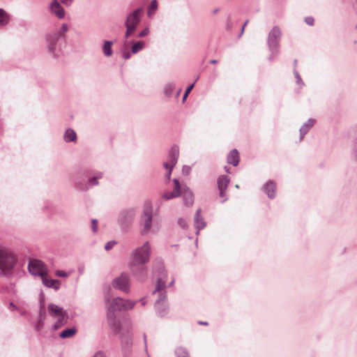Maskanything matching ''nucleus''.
Here are the masks:
<instances>
[{
	"mask_svg": "<svg viewBox=\"0 0 357 357\" xmlns=\"http://www.w3.org/2000/svg\"><path fill=\"white\" fill-rule=\"evenodd\" d=\"M150 255L151 248L148 241L141 247L134 249L130 254L129 267L132 275L139 280H143L146 278V264L149 261Z\"/></svg>",
	"mask_w": 357,
	"mask_h": 357,
	"instance_id": "f257e3e1",
	"label": "nucleus"
},
{
	"mask_svg": "<svg viewBox=\"0 0 357 357\" xmlns=\"http://www.w3.org/2000/svg\"><path fill=\"white\" fill-rule=\"evenodd\" d=\"M68 31L66 24H62L61 28L47 36L48 52L54 56H57L66 43V34Z\"/></svg>",
	"mask_w": 357,
	"mask_h": 357,
	"instance_id": "f03ea898",
	"label": "nucleus"
},
{
	"mask_svg": "<svg viewBox=\"0 0 357 357\" xmlns=\"http://www.w3.org/2000/svg\"><path fill=\"white\" fill-rule=\"evenodd\" d=\"M137 301L116 297L107 302L109 312H127L132 310Z\"/></svg>",
	"mask_w": 357,
	"mask_h": 357,
	"instance_id": "7ed1b4c3",
	"label": "nucleus"
},
{
	"mask_svg": "<svg viewBox=\"0 0 357 357\" xmlns=\"http://www.w3.org/2000/svg\"><path fill=\"white\" fill-rule=\"evenodd\" d=\"M153 222V207L150 202H146L143 208L140 218L139 227L142 235L150 232Z\"/></svg>",
	"mask_w": 357,
	"mask_h": 357,
	"instance_id": "20e7f679",
	"label": "nucleus"
},
{
	"mask_svg": "<svg viewBox=\"0 0 357 357\" xmlns=\"http://www.w3.org/2000/svg\"><path fill=\"white\" fill-rule=\"evenodd\" d=\"M16 261V257L12 250L7 246L0 244V270H11Z\"/></svg>",
	"mask_w": 357,
	"mask_h": 357,
	"instance_id": "39448f33",
	"label": "nucleus"
},
{
	"mask_svg": "<svg viewBox=\"0 0 357 357\" xmlns=\"http://www.w3.org/2000/svg\"><path fill=\"white\" fill-rule=\"evenodd\" d=\"M144 10L142 8H138L131 12L127 17L125 22V26L126 28L125 36L128 38L132 35L136 30L137 25L141 21L143 15Z\"/></svg>",
	"mask_w": 357,
	"mask_h": 357,
	"instance_id": "423d86ee",
	"label": "nucleus"
},
{
	"mask_svg": "<svg viewBox=\"0 0 357 357\" xmlns=\"http://www.w3.org/2000/svg\"><path fill=\"white\" fill-rule=\"evenodd\" d=\"M280 36L281 31L278 26L273 27L268 34V45L271 52V56L269 57V60H272L278 53Z\"/></svg>",
	"mask_w": 357,
	"mask_h": 357,
	"instance_id": "0eeeda50",
	"label": "nucleus"
},
{
	"mask_svg": "<svg viewBox=\"0 0 357 357\" xmlns=\"http://www.w3.org/2000/svg\"><path fill=\"white\" fill-rule=\"evenodd\" d=\"M179 156V149L176 146H173L169 151L167 160L163 163V167L167 169L166 178L169 181L173 168L177 163Z\"/></svg>",
	"mask_w": 357,
	"mask_h": 357,
	"instance_id": "6e6552de",
	"label": "nucleus"
},
{
	"mask_svg": "<svg viewBox=\"0 0 357 357\" xmlns=\"http://www.w3.org/2000/svg\"><path fill=\"white\" fill-rule=\"evenodd\" d=\"M166 287L165 281L162 279H159L157 282L155 289L153 291V294L157 292L159 293V298L155 301V307L158 310H167V298L165 291H164Z\"/></svg>",
	"mask_w": 357,
	"mask_h": 357,
	"instance_id": "1a4fd4ad",
	"label": "nucleus"
},
{
	"mask_svg": "<svg viewBox=\"0 0 357 357\" xmlns=\"http://www.w3.org/2000/svg\"><path fill=\"white\" fill-rule=\"evenodd\" d=\"M112 287L124 293H129L130 289V280L128 273L123 272L119 276L115 278L112 282Z\"/></svg>",
	"mask_w": 357,
	"mask_h": 357,
	"instance_id": "9d476101",
	"label": "nucleus"
},
{
	"mask_svg": "<svg viewBox=\"0 0 357 357\" xmlns=\"http://www.w3.org/2000/svg\"><path fill=\"white\" fill-rule=\"evenodd\" d=\"M28 268L31 274L41 278L47 275L48 271L45 264L38 259L31 260L29 264Z\"/></svg>",
	"mask_w": 357,
	"mask_h": 357,
	"instance_id": "9b49d317",
	"label": "nucleus"
},
{
	"mask_svg": "<svg viewBox=\"0 0 357 357\" xmlns=\"http://www.w3.org/2000/svg\"><path fill=\"white\" fill-rule=\"evenodd\" d=\"M230 182L229 178L227 176H220L218 178V188L219 190V196L222 198V202L227 200L226 190Z\"/></svg>",
	"mask_w": 357,
	"mask_h": 357,
	"instance_id": "f8f14e48",
	"label": "nucleus"
},
{
	"mask_svg": "<svg viewBox=\"0 0 357 357\" xmlns=\"http://www.w3.org/2000/svg\"><path fill=\"white\" fill-rule=\"evenodd\" d=\"M50 11L59 19H63L65 16V10L57 0H53L50 5Z\"/></svg>",
	"mask_w": 357,
	"mask_h": 357,
	"instance_id": "ddd939ff",
	"label": "nucleus"
},
{
	"mask_svg": "<svg viewBox=\"0 0 357 357\" xmlns=\"http://www.w3.org/2000/svg\"><path fill=\"white\" fill-rule=\"evenodd\" d=\"M195 227L197 229V234L206 227V222L201 216V209L198 208L195 215Z\"/></svg>",
	"mask_w": 357,
	"mask_h": 357,
	"instance_id": "4468645a",
	"label": "nucleus"
},
{
	"mask_svg": "<svg viewBox=\"0 0 357 357\" xmlns=\"http://www.w3.org/2000/svg\"><path fill=\"white\" fill-rule=\"evenodd\" d=\"M181 195H183V199L184 204L187 206H190L194 202V195L192 191L188 188H183Z\"/></svg>",
	"mask_w": 357,
	"mask_h": 357,
	"instance_id": "2eb2a0df",
	"label": "nucleus"
},
{
	"mask_svg": "<svg viewBox=\"0 0 357 357\" xmlns=\"http://www.w3.org/2000/svg\"><path fill=\"white\" fill-rule=\"evenodd\" d=\"M42 282L45 287L53 288L55 290H58L61 287V282L59 280L47 278L45 275L42 277Z\"/></svg>",
	"mask_w": 357,
	"mask_h": 357,
	"instance_id": "dca6fc26",
	"label": "nucleus"
},
{
	"mask_svg": "<svg viewBox=\"0 0 357 357\" xmlns=\"http://www.w3.org/2000/svg\"><path fill=\"white\" fill-rule=\"evenodd\" d=\"M276 184L273 181H269L264 186V191L271 199L274 198L275 195Z\"/></svg>",
	"mask_w": 357,
	"mask_h": 357,
	"instance_id": "f3484780",
	"label": "nucleus"
},
{
	"mask_svg": "<svg viewBox=\"0 0 357 357\" xmlns=\"http://www.w3.org/2000/svg\"><path fill=\"white\" fill-rule=\"evenodd\" d=\"M239 159L240 158L238 151L236 149H233L227 156V162L233 165L234 166H237L239 162Z\"/></svg>",
	"mask_w": 357,
	"mask_h": 357,
	"instance_id": "a211bd4d",
	"label": "nucleus"
},
{
	"mask_svg": "<svg viewBox=\"0 0 357 357\" xmlns=\"http://www.w3.org/2000/svg\"><path fill=\"white\" fill-rule=\"evenodd\" d=\"M54 319L56 320L57 322L54 325L55 328H59L61 326L65 324L68 320L67 314H51Z\"/></svg>",
	"mask_w": 357,
	"mask_h": 357,
	"instance_id": "6ab92c4d",
	"label": "nucleus"
},
{
	"mask_svg": "<svg viewBox=\"0 0 357 357\" xmlns=\"http://www.w3.org/2000/svg\"><path fill=\"white\" fill-rule=\"evenodd\" d=\"M314 120L310 119L308 121L304 123L301 128H300V136L301 139H302L304 135L308 132V130L314 126Z\"/></svg>",
	"mask_w": 357,
	"mask_h": 357,
	"instance_id": "aec40b11",
	"label": "nucleus"
},
{
	"mask_svg": "<svg viewBox=\"0 0 357 357\" xmlns=\"http://www.w3.org/2000/svg\"><path fill=\"white\" fill-rule=\"evenodd\" d=\"M63 139L66 142H75L77 139L75 132L72 129H67L63 135Z\"/></svg>",
	"mask_w": 357,
	"mask_h": 357,
	"instance_id": "412c9836",
	"label": "nucleus"
},
{
	"mask_svg": "<svg viewBox=\"0 0 357 357\" xmlns=\"http://www.w3.org/2000/svg\"><path fill=\"white\" fill-rule=\"evenodd\" d=\"M145 47V43L142 40H139L135 43H134L131 47V53L136 54L139 51L144 49Z\"/></svg>",
	"mask_w": 357,
	"mask_h": 357,
	"instance_id": "4be33fe9",
	"label": "nucleus"
},
{
	"mask_svg": "<svg viewBox=\"0 0 357 357\" xmlns=\"http://www.w3.org/2000/svg\"><path fill=\"white\" fill-rule=\"evenodd\" d=\"M112 42L109 41V40L105 41L103 45V47H102L103 54L107 57L110 56L112 54Z\"/></svg>",
	"mask_w": 357,
	"mask_h": 357,
	"instance_id": "5701e85b",
	"label": "nucleus"
},
{
	"mask_svg": "<svg viewBox=\"0 0 357 357\" xmlns=\"http://www.w3.org/2000/svg\"><path fill=\"white\" fill-rule=\"evenodd\" d=\"M135 215V211L132 209L128 210L121 213V218L122 221L131 220Z\"/></svg>",
	"mask_w": 357,
	"mask_h": 357,
	"instance_id": "b1692460",
	"label": "nucleus"
},
{
	"mask_svg": "<svg viewBox=\"0 0 357 357\" xmlns=\"http://www.w3.org/2000/svg\"><path fill=\"white\" fill-rule=\"evenodd\" d=\"M9 15L4 10L0 8V26H5L9 22Z\"/></svg>",
	"mask_w": 357,
	"mask_h": 357,
	"instance_id": "393cba45",
	"label": "nucleus"
},
{
	"mask_svg": "<svg viewBox=\"0 0 357 357\" xmlns=\"http://www.w3.org/2000/svg\"><path fill=\"white\" fill-rule=\"evenodd\" d=\"M77 332V330L74 328H68L64 330L60 333V337L61 338H68L73 337Z\"/></svg>",
	"mask_w": 357,
	"mask_h": 357,
	"instance_id": "a878e982",
	"label": "nucleus"
},
{
	"mask_svg": "<svg viewBox=\"0 0 357 357\" xmlns=\"http://www.w3.org/2000/svg\"><path fill=\"white\" fill-rule=\"evenodd\" d=\"M158 9V2L156 0H152L148 6L147 15L151 16Z\"/></svg>",
	"mask_w": 357,
	"mask_h": 357,
	"instance_id": "bb28decb",
	"label": "nucleus"
},
{
	"mask_svg": "<svg viewBox=\"0 0 357 357\" xmlns=\"http://www.w3.org/2000/svg\"><path fill=\"white\" fill-rule=\"evenodd\" d=\"M174 85L172 83H167L164 86V93L167 97H171L173 93Z\"/></svg>",
	"mask_w": 357,
	"mask_h": 357,
	"instance_id": "cd10ccee",
	"label": "nucleus"
},
{
	"mask_svg": "<svg viewBox=\"0 0 357 357\" xmlns=\"http://www.w3.org/2000/svg\"><path fill=\"white\" fill-rule=\"evenodd\" d=\"M47 310L49 312H63V309L61 307L53 303H50L48 305Z\"/></svg>",
	"mask_w": 357,
	"mask_h": 357,
	"instance_id": "c85d7f7f",
	"label": "nucleus"
},
{
	"mask_svg": "<svg viewBox=\"0 0 357 357\" xmlns=\"http://www.w3.org/2000/svg\"><path fill=\"white\" fill-rule=\"evenodd\" d=\"M172 181L174 183L173 192H176L177 194V196L179 197L180 195H181V193H182L181 190V185H180L179 181L176 178H174Z\"/></svg>",
	"mask_w": 357,
	"mask_h": 357,
	"instance_id": "c756f323",
	"label": "nucleus"
},
{
	"mask_svg": "<svg viewBox=\"0 0 357 357\" xmlns=\"http://www.w3.org/2000/svg\"><path fill=\"white\" fill-rule=\"evenodd\" d=\"M102 173H99L97 176L91 178L88 183V186L91 187L93 185H96L98 184V179L102 178Z\"/></svg>",
	"mask_w": 357,
	"mask_h": 357,
	"instance_id": "7c9ffc66",
	"label": "nucleus"
},
{
	"mask_svg": "<svg viewBox=\"0 0 357 357\" xmlns=\"http://www.w3.org/2000/svg\"><path fill=\"white\" fill-rule=\"evenodd\" d=\"M162 197L165 199L169 200L175 197H178L176 192H165L163 193Z\"/></svg>",
	"mask_w": 357,
	"mask_h": 357,
	"instance_id": "2f4dec72",
	"label": "nucleus"
},
{
	"mask_svg": "<svg viewBox=\"0 0 357 357\" xmlns=\"http://www.w3.org/2000/svg\"><path fill=\"white\" fill-rule=\"evenodd\" d=\"M113 321H114V314H112V316H110L109 318V321L110 326L112 328H114L115 330H120L121 329L120 324L118 323V324L116 325L114 322L113 323Z\"/></svg>",
	"mask_w": 357,
	"mask_h": 357,
	"instance_id": "473e14b6",
	"label": "nucleus"
},
{
	"mask_svg": "<svg viewBox=\"0 0 357 357\" xmlns=\"http://www.w3.org/2000/svg\"><path fill=\"white\" fill-rule=\"evenodd\" d=\"M55 275L57 277H61V278H67L69 275V274L68 273H66L64 271H61V270L56 271Z\"/></svg>",
	"mask_w": 357,
	"mask_h": 357,
	"instance_id": "72a5a7b5",
	"label": "nucleus"
},
{
	"mask_svg": "<svg viewBox=\"0 0 357 357\" xmlns=\"http://www.w3.org/2000/svg\"><path fill=\"white\" fill-rule=\"evenodd\" d=\"M178 357H190L189 354L182 349H178L176 351Z\"/></svg>",
	"mask_w": 357,
	"mask_h": 357,
	"instance_id": "f704fd0d",
	"label": "nucleus"
},
{
	"mask_svg": "<svg viewBox=\"0 0 357 357\" xmlns=\"http://www.w3.org/2000/svg\"><path fill=\"white\" fill-rule=\"evenodd\" d=\"M116 244V242L115 241H109L107 242L105 245V249L106 250H111L114 246V245Z\"/></svg>",
	"mask_w": 357,
	"mask_h": 357,
	"instance_id": "c9c22d12",
	"label": "nucleus"
},
{
	"mask_svg": "<svg viewBox=\"0 0 357 357\" xmlns=\"http://www.w3.org/2000/svg\"><path fill=\"white\" fill-rule=\"evenodd\" d=\"M194 85H195V84L193 83V84H192L191 85H190V86L187 88V89L185 90V93H184L183 97V101H184V100L186 99L187 96H188V93H189L190 92V91L193 89Z\"/></svg>",
	"mask_w": 357,
	"mask_h": 357,
	"instance_id": "e433bc0d",
	"label": "nucleus"
},
{
	"mask_svg": "<svg viewBox=\"0 0 357 357\" xmlns=\"http://www.w3.org/2000/svg\"><path fill=\"white\" fill-rule=\"evenodd\" d=\"M149 33V29L148 27H146L144 29H143L141 32L139 33L138 37L139 38L144 37L146 35H148Z\"/></svg>",
	"mask_w": 357,
	"mask_h": 357,
	"instance_id": "4c0bfd02",
	"label": "nucleus"
},
{
	"mask_svg": "<svg viewBox=\"0 0 357 357\" xmlns=\"http://www.w3.org/2000/svg\"><path fill=\"white\" fill-rule=\"evenodd\" d=\"M191 171V168L189 166L185 165L183 167L182 172L184 175H188Z\"/></svg>",
	"mask_w": 357,
	"mask_h": 357,
	"instance_id": "58836bf2",
	"label": "nucleus"
},
{
	"mask_svg": "<svg viewBox=\"0 0 357 357\" xmlns=\"http://www.w3.org/2000/svg\"><path fill=\"white\" fill-rule=\"evenodd\" d=\"M178 224L182 228H185L187 226V222L184 219H182V218L178 219Z\"/></svg>",
	"mask_w": 357,
	"mask_h": 357,
	"instance_id": "ea45409f",
	"label": "nucleus"
},
{
	"mask_svg": "<svg viewBox=\"0 0 357 357\" xmlns=\"http://www.w3.org/2000/svg\"><path fill=\"white\" fill-rule=\"evenodd\" d=\"M92 229L94 232L97 231L98 221L96 219L92 220Z\"/></svg>",
	"mask_w": 357,
	"mask_h": 357,
	"instance_id": "a19ab883",
	"label": "nucleus"
},
{
	"mask_svg": "<svg viewBox=\"0 0 357 357\" xmlns=\"http://www.w3.org/2000/svg\"><path fill=\"white\" fill-rule=\"evenodd\" d=\"M305 22L308 24V25H313V23H314V19L312 17H307L305 18Z\"/></svg>",
	"mask_w": 357,
	"mask_h": 357,
	"instance_id": "79ce46f5",
	"label": "nucleus"
},
{
	"mask_svg": "<svg viewBox=\"0 0 357 357\" xmlns=\"http://www.w3.org/2000/svg\"><path fill=\"white\" fill-rule=\"evenodd\" d=\"M8 310H9L10 311H17V310H18V308H17V307L15 305H14L13 303H10V304H9V307H8Z\"/></svg>",
	"mask_w": 357,
	"mask_h": 357,
	"instance_id": "37998d69",
	"label": "nucleus"
},
{
	"mask_svg": "<svg viewBox=\"0 0 357 357\" xmlns=\"http://www.w3.org/2000/svg\"><path fill=\"white\" fill-rule=\"evenodd\" d=\"M294 74H295V77H296V82L298 84H301L302 82V79H301L299 74L298 73L297 71H294Z\"/></svg>",
	"mask_w": 357,
	"mask_h": 357,
	"instance_id": "c03bdc74",
	"label": "nucleus"
},
{
	"mask_svg": "<svg viewBox=\"0 0 357 357\" xmlns=\"http://www.w3.org/2000/svg\"><path fill=\"white\" fill-rule=\"evenodd\" d=\"M123 57L125 59H130V53L128 52H124L123 53Z\"/></svg>",
	"mask_w": 357,
	"mask_h": 357,
	"instance_id": "a18cd8bd",
	"label": "nucleus"
},
{
	"mask_svg": "<svg viewBox=\"0 0 357 357\" xmlns=\"http://www.w3.org/2000/svg\"><path fill=\"white\" fill-rule=\"evenodd\" d=\"M73 1L74 0H61V2L66 6H70Z\"/></svg>",
	"mask_w": 357,
	"mask_h": 357,
	"instance_id": "49530a36",
	"label": "nucleus"
},
{
	"mask_svg": "<svg viewBox=\"0 0 357 357\" xmlns=\"http://www.w3.org/2000/svg\"><path fill=\"white\" fill-rule=\"evenodd\" d=\"M93 357H105V356L101 352H98L94 355Z\"/></svg>",
	"mask_w": 357,
	"mask_h": 357,
	"instance_id": "de8ad7c7",
	"label": "nucleus"
},
{
	"mask_svg": "<svg viewBox=\"0 0 357 357\" xmlns=\"http://www.w3.org/2000/svg\"><path fill=\"white\" fill-rule=\"evenodd\" d=\"M248 22V20H246V21L244 22V24H243V26H242V29H241V35H242V33H243V31H244V29H245V27L246 26V25H247Z\"/></svg>",
	"mask_w": 357,
	"mask_h": 357,
	"instance_id": "09e8293b",
	"label": "nucleus"
},
{
	"mask_svg": "<svg viewBox=\"0 0 357 357\" xmlns=\"http://www.w3.org/2000/svg\"><path fill=\"white\" fill-rule=\"evenodd\" d=\"M248 22V20H246V21L244 22V24H243V26H242V29H241V35H242V33H243V31H244V29H245V27L246 26V25H247Z\"/></svg>",
	"mask_w": 357,
	"mask_h": 357,
	"instance_id": "8fccbe9b",
	"label": "nucleus"
},
{
	"mask_svg": "<svg viewBox=\"0 0 357 357\" xmlns=\"http://www.w3.org/2000/svg\"><path fill=\"white\" fill-rule=\"evenodd\" d=\"M43 319V314H40V317H39V323L40 324L42 321Z\"/></svg>",
	"mask_w": 357,
	"mask_h": 357,
	"instance_id": "3c124183",
	"label": "nucleus"
},
{
	"mask_svg": "<svg viewBox=\"0 0 357 357\" xmlns=\"http://www.w3.org/2000/svg\"><path fill=\"white\" fill-rule=\"evenodd\" d=\"M217 61L216 60H212L211 61V63H213V64H215V63H217Z\"/></svg>",
	"mask_w": 357,
	"mask_h": 357,
	"instance_id": "603ef678",
	"label": "nucleus"
},
{
	"mask_svg": "<svg viewBox=\"0 0 357 357\" xmlns=\"http://www.w3.org/2000/svg\"><path fill=\"white\" fill-rule=\"evenodd\" d=\"M141 301H142V305L145 304V302H144V301L143 299H142Z\"/></svg>",
	"mask_w": 357,
	"mask_h": 357,
	"instance_id": "864d4df0",
	"label": "nucleus"
},
{
	"mask_svg": "<svg viewBox=\"0 0 357 357\" xmlns=\"http://www.w3.org/2000/svg\"><path fill=\"white\" fill-rule=\"evenodd\" d=\"M200 324H204V325H206L207 323H204V322H199Z\"/></svg>",
	"mask_w": 357,
	"mask_h": 357,
	"instance_id": "5fc2aeb1",
	"label": "nucleus"
},
{
	"mask_svg": "<svg viewBox=\"0 0 357 357\" xmlns=\"http://www.w3.org/2000/svg\"><path fill=\"white\" fill-rule=\"evenodd\" d=\"M225 169H226V171H227V172H229V170H228V169L227 168V167H225Z\"/></svg>",
	"mask_w": 357,
	"mask_h": 357,
	"instance_id": "6e6d98bb",
	"label": "nucleus"
},
{
	"mask_svg": "<svg viewBox=\"0 0 357 357\" xmlns=\"http://www.w3.org/2000/svg\"><path fill=\"white\" fill-rule=\"evenodd\" d=\"M180 92H181V89L178 91L177 96H178L180 94Z\"/></svg>",
	"mask_w": 357,
	"mask_h": 357,
	"instance_id": "4d7b16f0",
	"label": "nucleus"
}]
</instances>
